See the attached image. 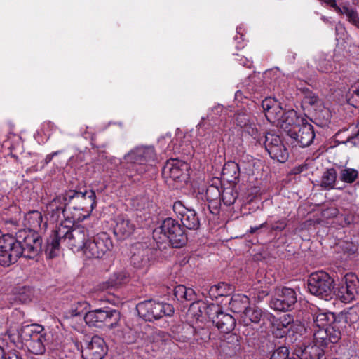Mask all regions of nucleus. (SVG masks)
Returning a JSON list of instances; mask_svg holds the SVG:
<instances>
[{
	"instance_id": "obj_5",
	"label": "nucleus",
	"mask_w": 359,
	"mask_h": 359,
	"mask_svg": "<svg viewBox=\"0 0 359 359\" xmlns=\"http://www.w3.org/2000/svg\"><path fill=\"white\" fill-rule=\"evenodd\" d=\"M156 160V153L152 146H137L124 155L122 165L128 170L129 176L143 175L152 167Z\"/></svg>"
},
{
	"instance_id": "obj_60",
	"label": "nucleus",
	"mask_w": 359,
	"mask_h": 359,
	"mask_svg": "<svg viewBox=\"0 0 359 359\" xmlns=\"http://www.w3.org/2000/svg\"><path fill=\"white\" fill-rule=\"evenodd\" d=\"M4 345H5L4 341L3 339H0V359H5V356L6 355L4 348Z\"/></svg>"
},
{
	"instance_id": "obj_41",
	"label": "nucleus",
	"mask_w": 359,
	"mask_h": 359,
	"mask_svg": "<svg viewBox=\"0 0 359 359\" xmlns=\"http://www.w3.org/2000/svg\"><path fill=\"white\" fill-rule=\"evenodd\" d=\"M313 340L316 345L325 347L329 344V340H327V332L326 328H316L313 327Z\"/></svg>"
},
{
	"instance_id": "obj_12",
	"label": "nucleus",
	"mask_w": 359,
	"mask_h": 359,
	"mask_svg": "<svg viewBox=\"0 0 359 359\" xmlns=\"http://www.w3.org/2000/svg\"><path fill=\"white\" fill-rule=\"evenodd\" d=\"M297 300V294L294 289L277 288L274 297L270 301V307L276 311H287L294 307Z\"/></svg>"
},
{
	"instance_id": "obj_29",
	"label": "nucleus",
	"mask_w": 359,
	"mask_h": 359,
	"mask_svg": "<svg viewBox=\"0 0 359 359\" xmlns=\"http://www.w3.org/2000/svg\"><path fill=\"white\" fill-rule=\"evenodd\" d=\"M264 78H269L274 83V90L283 92L286 86L287 77L280 71L279 69H272L264 72Z\"/></svg>"
},
{
	"instance_id": "obj_45",
	"label": "nucleus",
	"mask_w": 359,
	"mask_h": 359,
	"mask_svg": "<svg viewBox=\"0 0 359 359\" xmlns=\"http://www.w3.org/2000/svg\"><path fill=\"white\" fill-rule=\"evenodd\" d=\"M129 279L128 273L125 271H121L114 273L109 278V284L111 287H116L127 282Z\"/></svg>"
},
{
	"instance_id": "obj_28",
	"label": "nucleus",
	"mask_w": 359,
	"mask_h": 359,
	"mask_svg": "<svg viewBox=\"0 0 359 359\" xmlns=\"http://www.w3.org/2000/svg\"><path fill=\"white\" fill-rule=\"evenodd\" d=\"M313 327L326 328V327L331 325L339 318H337L334 313L324 312L319 310L313 314Z\"/></svg>"
},
{
	"instance_id": "obj_63",
	"label": "nucleus",
	"mask_w": 359,
	"mask_h": 359,
	"mask_svg": "<svg viewBox=\"0 0 359 359\" xmlns=\"http://www.w3.org/2000/svg\"><path fill=\"white\" fill-rule=\"evenodd\" d=\"M257 230H259L258 226L250 227L249 229V233L252 234L255 233Z\"/></svg>"
},
{
	"instance_id": "obj_38",
	"label": "nucleus",
	"mask_w": 359,
	"mask_h": 359,
	"mask_svg": "<svg viewBox=\"0 0 359 359\" xmlns=\"http://www.w3.org/2000/svg\"><path fill=\"white\" fill-rule=\"evenodd\" d=\"M316 67L318 70L321 72H332L334 69L332 61V56L326 54H320L316 59Z\"/></svg>"
},
{
	"instance_id": "obj_49",
	"label": "nucleus",
	"mask_w": 359,
	"mask_h": 359,
	"mask_svg": "<svg viewBox=\"0 0 359 359\" xmlns=\"http://www.w3.org/2000/svg\"><path fill=\"white\" fill-rule=\"evenodd\" d=\"M172 209L177 217H179L180 219L191 210L186 208L184 205L180 201L174 203Z\"/></svg>"
},
{
	"instance_id": "obj_55",
	"label": "nucleus",
	"mask_w": 359,
	"mask_h": 359,
	"mask_svg": "<svg viewBox=\"0 0 359 359\" xmlns=\"http://www.w3.org/2000/svg\"><path fill=\"white\" fill-rule=\"evenodd\" d=\"M207 302V307L205 308V314L207 316V320L206 323L212 324V320L216 319V315L217 313H214V311H210L209 309L212 305H219L218 304L215 303H209L208 301L206 299Z\"/></svg>"
},
{
	"instance_id": "obj_40",
	"label": "nucleus",
	"mask_w": 359,
	"mask_h": 359,
	"mask_svg": "<svg viewBox=\"0 0 359 359\" xmlns=\"http://www.w3.org/2000/svg\"><path fill=\"white\" fill-rule=\"evenodd\" d=\"M181 222L184 226L189 229H197L200 226L199 219L195 210L192 209L181 218Z\"/></svg>"
},
{
	"instance_id": "obj_50",
	"label": "nucleus",
	"mask_w": 359,
	"mask_h": 359,
	"mask_svg": "<svg viewBox=\"0 0 359 359\" xmlns=\"http://www.w3.org/2000/svg\"><path fill=\"white\" fill-rule=\"evenodd\" d=\"M220 191L219 189L214 186H210L205 191V197L208 201H214L219 197Z\"/></svg>"
},
{
	"instance_id": "obj_7",
	"label": "nucleus",
	"mask_w": 359,
	"mask_h": 359,
	"mask_svg": "<svg viewBox=\"0 0 359 359\" xmlns=\"http://www.w3.org/2000/svg\"><path fill=\"white\" fill-rule=\"evenodd\" d=\"M308 290L311 294L320 299H332L334 292V280L324 271L312 273L308 278Z\"/></svg>"
},
{
	"instance_id": "obj_10",
	"label": "nucleus",
	"mask_w": 359,
	"mask_h": 359,
	"mask_svg": "<svg viewBox=\"0 0 359 359\" xmlns=\"http://www.w3.org/2000/svg\"><path fill=\"white\" fill-rule=\"evenodd\" d=\"M112 247V241L109 235L102 232L92 239L88 238L83 252L87 259H100L111 250Z\"/></svg>"
},
{
	"instance_id": "obj_36",
	"label": "nucleus",
	"mask_w": 359,
	"mask_h": 359,
	"mask_svg": "<svg viewBox=\"0 0 359 359\" xmlns=\"http://www.w3.org/2000/svg\"><path fill=\"white\" fill-rule=\"evenodd\" d=\"M232 292L231 285L225 283H219L217 285H212L208 291L209 298L213 300L219 297L227 296Z\"/></svg>"
},
{
	"instance_id": "obj_13",
	"label": "nucleus",
	"mask_w": 359,
	"mask_h": 359,
	"mask_svg": "<svg viewBox=\"0 0 359 359\" xmlns=\"http://www.w3.org/2000/svg\"><path fill=\"white\" fill-rule=\"evenodd\" d=\"M359 280L353 273L346 274L338 283L337 297L342 302L349 303L355 299L358 292Z\"/></svg>"
},
{
	"instance_id": "obj_11",
	"label": "nucleus",
	"mask_w": 359,
	"mask_h": 359,
	"mask_svg": "<svg viewBox=\"0 0 359 359\" xmlns=\"http://www.w3.org/2000/svg\"><path fill=\"white\" fill-rule=\"evenodd\" d=\"M256 140L259 144H264L271 158L280 163H284L287 160L289 153L278 135L270 133H263L262 135H260L259 140Z\"/></svg>"
},
{
	"instance_id": "obj_23",
	"label": "nucleus",
	"mask_w": 359,
	"mask_h": 359,
	"mask_svg": "<svg viewBox=\"0 0 359 359\" xmlns=\"http://www.w3.org/2000/svg\"><path fill=\"white\" fill-rule=\"evenodd\" d=\"M114 233L119 239H125L133 231L134 226L123 215L116 216L114 219Z\"/></svg>"
},
{
	"instance_id": "obj_15",
	"label": "nucleus",
	"mask_w": 359,
	"mask_h": 359,
	"mask_svg": "<svg viewBox=\"0 0 359 359\" xmlns=\"http://www.w3.org/2000/svg\"><path fill=\"white\" fill-rule=\"evenodd\" d=\"M295 128V130H289V137L294 140L292 143L301 147L310 146L315 138L313 126L305 120Z\"/></svg>"
},
{
	"instance_id": "obj_25",
	"label": "nucleus",
	"mask_w": 359,
	"mask_h": 359,
	"mask_svg": "<svg viewBox=\"0 0 359 359\" xmlns=\"http://www.w3.org/2000/svg\"><path fill=\"white\" fill-rule=\"evenodd\" d=\"M260 83L259 78L255 75L250 76L243 83V88L245 93H248L249 97L252 99H258L262 97L264 89Z\"/></svg>"
},
{
	"instance_id": "obj_18",
	"label": "nucleus",
	"mask_w": 359,
	"mask_h": 359,
	"mask_svg": "<svg viewBox=\"0 0 359 359\" xmlns=\"http://www.w3.org/2000/svg\"><path fill=\"white\" fill-rule=\"evenodd\" d=\"M277 120L275 123L277 126L283 129L289 136V130H295V127L302 123L305 119L299 117L297 113L294 109L288 110L278 113Z\"/></svg>"
},
{
	"instance_id": "obj_62",
	"label": "nucleus",
	"mask_w": 359,
	"mask_h": 359,
	"mask_svg": "<svg viewBox=\"0 0 359 359\" xmlns=\"http://www.w3.org/2000/svg\"><path fill=\"white\" fill-rule=\"evenodd\" d=\"M243 27L241 26H239L236 29L237 34L240 35V38L241 39L243 36L242 33Z\"/></svg>"
},
{
	"instance_id": "obj_46",
	"label": "nucleus",
	"mask_w": 359,
	"mask_h": 359,
	"mask_svg": "<svg viewBox=\"0 0 359 359\" xmlns=\"http://www.w3.org/2000/svg\"><path fill=\"white\" fill-rule=\"evenodd\" d=\"M359 320V305L351 308L344 316L347 323H355Z\"/></svg>"
},
{
	"instance_id": "obj_59",
	"label": "nucleus",
	"mask_w": 359,
	"mask_h": 359,
	"mask_svg": "<svg viewBox=\"0 0 359 359\" xmlns=\"http://www.w3.org/2000/svg\"><path fill=\"white\" fill-rule=\"evenodd\" d=\"M61 153V151H54L51 154H48L44 159V165L48 164L53 159V158Z\"/></svg>"
},
{
	"instance_id": "obj_17",
	"label": "nucleus",
	"mask_w": 359,
	"mask_h": 359,
	"mask_svg": "<svg viewBox=\"0 0 359 359\" xmlns=\"http://www.w3.org/2000/svg\"><path fill=\"white\" fill-rule=\"evenodd\" d=\"M243 323L248 326L251 323L266 325L271 324L275 318L274 316L265 309L261 308L248 307L245 312L241 316Z\"/></svg>"
},
{
	"instance_id": "obj_8",
	"label": "nucleus",
	"mask_w": 359,
	"mask_h": 359,
	"mask_svg": "<svg viewBox=\"0 0 359 359\" xmlns=\"http://www.w3.org/2000/svg\"><path fill=\"white\" fill-rule=\"evenodd\" d=\"M66 197L73 212H80L85 218L90 215L96 205V196L93 190L84 192L69 190Z\"/></svg>"
},
{
	"instance_id": "obj_24",
	"label": "nucleus",
	"mask_w": 359,
	"mask_h": 359,
	"mask_svg": "<svg viewBox=\"0 0 359 359\" xmlns=\"http://www.w3.org/2000/svg\"><path fill=\"white\" fill-rule=\"evenodd\" d=\"M25 225L32 231L46 230L47 222H43L41 212L37 210L29 211L25 215ZM36 233L35 232H34Z\"/></svg>"
},
{
	"instance_id": "obj_57",
	"label": "nucleus",
	"mask_w": 359,
	"mask_h": 359,
	"mask_svg": "<svg viewBox=\"0 0 359 359\" xmlns=\"http://www.w3.org/2000/svg\"><path fill=\"white\" fill-rule=\"evenodd\" d=\"M248 99L249 95L248 93H245V90L243 88L242 90H238L235 93V101L236 102H240L243 98Z\"/></svg>"
},
{
	"instance_id": "obj_43",
	"label": "nucleus",
	"mask_w": 359,
	"mask_h": 359,
	"mask_svg": "<svg viewBox=\"0 0 359 359\" xmlns=\"http://www.w3.org/2000/svg\"><path fill=\"white\" fill-rule=\"evenodd\" d=\"M347 100L348 102L357 108L359 107V82L358 81L355 82L351 87L349 88L347 93Z\"/></svg>"
},
{
	"instance_id": "obj_9",
	"label": "nucleus",
	"mask_w": 359,
	"mask_h": 359,
	"mask_svg": "<svg viewBox=\"0 0 359 359\" xmlns=\"http://www.w3.org/2000/svg\"><path fill=\"white\" fill-rule=\"evenodd\" d=\"M136 309L140 317L147 321L158 320L164 316H172L175 311L172 305L152 299L138 303Z\"/></svg>"
},
{
	"instance_id": "obj_44",
	"label": "nucleus",
	"mask_w": 359,
	"mask_h": 359,
	"mask_svg": "<svg viewBox=\"0 0 359 359\" xmlns=\"http://www.w3.org/2000/svg\"><path fill=\"white\" fill-rule=\"evenodd\" d=\"M294 321V318L290 314H284L279 319L277 323V329L280 330V337H282L287 333V327L290 326Z\"/></svg>"
},
{
	"instance_id": "obj_39",
	"label": "nucleus",
	"mask_w": 359,
	"mask_h": 359,
	"mask_svg": "<svg viewBox=\"0 0 359 359\" xmlns=\"http://www.w3.org/2000/svg\"><path fill=\"white\" fill-rule=\"evenodd\" d=\"M174 295L179 301H191L195 296V292L191 288H187L182 285H179L174 288Z\"/></svg>"
},
{
	"instance_id": "obj_14",
	"label": "nucleus",
	"mask_w": 359,
	"mask_h": 359,
	"mask_svg": "<svg viewBox=\"0 0 359 359\" xmlns=\"http://www.w3.org/2000/svg\"><path fill=\"white\" fill-rule=\"evenodd\" d=\"M322 4L334 9L339 15L346 17V20L353 26L359 29V14L356 8L350 5L348 0H341L337 3L336 0H320Z\"/></svg>"
},
{
	"instance_id": "obj_53",
	"label": "nucleus",
	"mask_w": 359,
	"mask_h": 359,
	"mask_svg": "<svg viewBox=\"0 0 359 359\" xmlns=\"http://www.w3.org/2000/svg\"><path fill=\"white\" fill-rule=\"evenodd\" d=\"M344 143H350L353 146H357L359 144V122L358 124L357 125L356 131L353 132L352 134L347 137Z\"/></svg>"
},
{
	"instance_id": "obj_48",
	"label": "nucleus",
	"mask_w": 359,
	"mask_h": 359,
	"mask_svg": "<svg viewBox=\"0 0 359 359\" xmlns=\"http://www.w3.org/2000/svg\"><path fill=\"white\" fill-rule=\"evenodd\" d=\"M303 103L310 106L320 105L321 100L314 93L308 90L304 97Z\"/></svg>"
},
{
	"instance_id": "obj_26",
	"label": "nucleus",
	"mask_w": 359,
	"mask_h": 359,
	"mask_svg": "<svg viewBox=\"0 0 359 359\" xmlns=\"http://www.w3.org/2000/svg\"><path fill=\"white\" fill-rule=\"evenodd\" d=\"M50 336L45 331L27 342L29 351L34 355H42L46 351Z\"/></svg>"
},
{
	"instance_id": "obj_42",
	"label": "nucleus",
	"mask_w": 359,
	"mask_h": 359,
	"mask_svg": "<svg viewBox=\"0 0 359 359\" xmlns=\"http://www.w3.org/2000/svg\"><path fill=\"white\" fill-rule=\"evenodd\" d=\"M170 338L168 333L161 330H153L149 336V341L156 344L157 346L163 345Z\"/></svg>"
},
{
	"instance_id": "obj_56",
	"label": "nucleus",
	"mask_w": 359,
	"mask_h": 359,
	"mask_svg": "<svg viewBox=\"0 0 359 359\" xmlns=\"http://www.w3.org/2000/svg\"><path fill=\"white\" fill-rule=\"evenodd\" d=\"M252 294H253L252 298L255 302H260L269 294V292L266 290H257V292L250 293V295Z\"/></svg>"
},
{
	"instance_id": "obj_35",
	"label": "nucleus",
	"mask_w": 359,
	"mask_h": 359,
	"mask_svg": "<svg viewBox=\"0 0 359 359\" xmlns=\"http://www.w3.org/2000/svg\"><path fill=\"white\" fill-rule=\"evenodd\" d=\"M43 331H45V330L42 325L32 324L22 327L19 334L24 340L28 342L32 339L34 337H36L43 333Z\"/></svg>"
},
{
	"instance_id": "obj_21",
	"label": "nucleus",
	"mask_w": 359,
	"mask_h": 359,
	"mask_svg": "<svg viewBox=\"0 0 359 359\" xmlns=\"http://www.w3.org/2000/svg\"><path fill=\"white\" fill-rule=\"evenodd\" d=\"M235 122L236 125L243 129L254 140H259L261 135L259 133L255 122V118L250 114L245 111H239L235 115Z\"/></svg>"
},
{
	"instance_id": "obj_52",
	"label": "nucleus",
	"mask_w": 359,
	"mask_h": 359,
	"mask_svg": "<svg viewBox=\"0 0 359 359\" xmlns=\"http://www.w3.org/2000/svg\"><path fill=\"white\" fill-rule=\"evenodd\" d=\"M287 225V219L285 218H282L277 221H275L271 224V231H282L285 229Z\"/></svg>"
},
{
	"instance_id": "obj_31",
	"label": "nucleus",
	"mask_w": 359,
	"mask_h": 359,
	"mask_svg": "<svg viewBox=\"0 0 359 359\" xmlns=\"http://www.w3.org/2000/svg\"><path fill=\"white\" fill-rule=\"evenodd\" d=\"M337 175L338 173L334 168L327 169L322 175L320 187L325 190L341 189V187H337Z\"/></svg>"
},
{
	"instance_id": "obj_64",
	"label": "nucleus",
	"mask_w": 359,
	"mask_h": 359,
	"mask_svg": "<svg viewBox=\"0 0 359 359\" xmlns=\"http://www.w3.org/2000/svg\"><path fill=\"white\" fill-rule=\"evenodd\" d=\"M46 126L52 128L54 127V124L52 123L51 122H48V123H46L43 124V127L45 128Z\"/></svg>"
},
{
	"instance_id": "obj_22",
	"label": "nucleus",
	"mask_w": 359,
	"mask_h": 359,
	"mask_svg": "<svg viewBox=\"0 0 359 359\" xmlns=\"http://www.w3.org/2000/svg\"><path fill=\"white\" fill-rule=\"evenodd\" d=\"M187 169V165L177 158H170L168 160L163 168V175L165 177L170 178L173 180H180L184 171Z\"/></svg>"
},
{
	"instance_id": "obj_19",
	"label": "nucleus",
	"mask_w": 359,
	"mask_h": 359,
	"mask_svg": "<svg viewBox=\"0 0 359 359\" xmlns=\"http://www.w3.org/2000/svg\"><path fill=\"white\" fill-rule=\"evenodd\" d=\"M209 309L214 311V313H217L216 319L212 320V325H215L219 330L224 333H229L234 329L235 318L230 314L223 313L219 305H212Z\"/></svg>"
},
{
	"instance_id": "obj_30",
	"label": "nucleus",
	"mask_w": 359,
	"mask_h": 359,
	"mask_svg": "<svg viewBox=\"0 0 359 359\" xmlns=\"http://www.w3.org/2000/svg\"><path fill=\"white\" fill-rule=\"evenodd\" d=\"M250 305L248 296L242 294H234L229 302L230 309L233 313H240L241 316L245 312Z\"/></svg>"
},
{
	"instance_id": "obj_2",
	"label": "nucleus",
	"mask_w": 359,
	"mask_h": 359,
	"mask_svg": "<svg viewBox=\"0 0 359 359\" xmlns=\"http://www.w3.org/2000/svg\"><path fill=\"white\" fill-rule=\"evenodd\" d=\"M88 237V231L83 227L72 229L60 224L46 241V254L49 258L58 256L61 245L74 252L83 251Z\"/></svg>"
},
{
	"instance_id": "obj_20",
	"label": "nucleus",
	"mask_w": 359,
	"mask_h": 359,
	"mask_svg": "<svg viewBox=\"0 0 359 359\" xmlns=\"http://www.w3.org/2000/svg\"><path fill=\"white\" fill-rule=\"evenodd\" d=\"M83 353L86 359H102L107 353V346L104 340L95 335L88 342Z\"/></svg>"
},
{
	"instance_id": "obj_37",
	"label": "nucleus",
	"mask_w": 359,
	"mask_h": 359,
	"mask_svg": "<svg viewBox=\"0 0 359 359\" xmlns=\"http://www.w3.org/2000/svg\"><path fill=\"white\" fill-rule=\"evenodd\" d=\"M343 322L338 319L331 325L326 327L327 332V340L329 343L335 344L337 343L341 338V327Z\"/></svg>"
},
{
	"instance_id": "obj_16",
	"label": "nucleus",
	"mask_w": 359,
	"mask_h": 359,
	"mask_svg": "<svg viewBox=\"0 0 359 359\" xmlns=\"http://www.w3.org/2000/svg\"><path fill=\"white\" fill-rule=\"evenodd\" d=\"M154 257L153 249L144 247L142 243H137L133 248L130 263L137 269L146 270L151 264Z\"/></svg>"
},
{
	"instance_id": "obj_47",
	"label": "nucleus",
	"mask_w": 359,
	"mask_h": 359,
	"mask_svg": "<svg viewBox=\"0 0 359 359\" xmlns=\"http://www.w3.org/2000/svg\"><path fill=\"white\" fill-rule=\"evenodd\" d=\"M32 293L29 288L22 287L16 296V299L21 303H27L32 299Z\"/></svg>"
},
{
	"instance_id": "obj_1",
	"label": "nucleus",
	"mask_w": 359,
	"mask_h": 359,
	"mask_svg": "<svg viewBox=\"0 0 359 359\" xmlns=\"http://www.w3.org/2000/svg\"><path fill=\"white\" fill-rule=\"evenodd\" d=\"M41 239L37 233L18 231L16 237L0 231V265L4 267L15 263L20 257L33 259L41 250Z\"/></svg>"
},
{
	"instance_id": "obj_34",
	"label": "nucleus",
	"mask_w": 359,
	"mask_h": 359,
	"mask_svg": "<svg viewBox=\"0 0 359 359\" xmlns=\"http://www.w3.org/2000/svg\"><path fill=\"white\" fill-rule=\"evenodd\" d=\"M339 179L346 184H353L359 178V171L357 169L341 165L339 168Z\"/></svg>"
},
{
	"instance_id": "obj_27",
	"label": "nucleus",
	"mask_w": 359,
	"mask_h": 359,
	"mask_svg": "<svg viewBox=\"0 0 359 359\" xmlns=\"http://www.w3.org/2000/svg\"><path fill=\"white\" fill-rule=\"evenodd\" d=\"M262 107L265 112L266 119L271 123H276L277 114L282 112V108L276 100L266 97L262 102Z\"/></svg>"
},
{
	"instance_id": "obj_51",
	"label": "nucleus",
	"mask_w": 359,
	"mask_h": 359,
	"mask_svg": "<svg viewBox=\"0 0 359 359\" xmlns=\"http://www.w3.org/2000/svg\"><path fill=\"white\" fill-rule=\"evenodd\" d=\"M189 314L196 318V320H199L201 317V310L200 306V302H193L189 309Z\"/></svg>"
},
{
	"instance_id": "obj_6",
	"label": "nucleus",
	"mask_w": 359,
	"mask_h": 359,
	"mask_svg": "<svg viewBox=\"0 0 359 359\" xmlns=\"http://www.w3.org/2000/svg\"><path fill=\"white\" fill-rule=\"evenodd\" d=\"M46 218L50 222H59L62 224L63 220L70 224L82 221L85 215L80 212H73L69 204L66 192L55 196L46 206Z\"/></svg>"
},
{
	"instance_id": "obj_61",
	"label": "nucleus",
	"mask_w": 359,
	"mask_h": 359,
	"mask_svg": "<svg viewBox=\"0 0 359 359\" xmlns=\"http://www.w3.org/2000/svg\"><path fill=\"white\" fill-rule=\"evenodd\" d=\"M80 315H81V311H79L77 310V309H72L71 311H70V316L72 317L77 316H80Z\"/></svg>"
},
{
	"instance_id": "obj_32",
	"label": "nucleus",
	"mask_w": 359,
	"mask_h": 359,
	"mask_svg": "<svg viewBox=\"0 0 359 359\" xmlns=\"http://www.w3.org/2000/svg\"><path fill=\"white\" fill-rule=\"evenodd\" d=\"M158 143L165 152L173 151L174 153H181L182 154H190V151L184 149L182 145L177 146L172 140L171 134L169 133L161 137L158 140Z\"/></svg>"
},
{
	"instance_id": "obj_33",
	"label": "nucleus",
	"mask_w": 359,
	"mask_h": 359,
	"mask_svg": "<svg viewBox=\"0 0 359 359\" xmlns=\"http://www.w3.org/2000/svg\"><path fill=\"white\" fill-rule=\"evenodd\" d=\"M222 175L224 180L231 183H236L240 175L238 164L234 161L226 163L223 166Z\"/></svg>"
},
{
	"instance_id": "obj_54",
	"label": "nucleus",
	"mask_w": 359,
	"mask_h": 359,
	"mask_svg": "<svg viewBox=\"0 0 359 359\" xmlns=\"http://www.w3.org/2000/svg\"><path fill=\"white\" fill-rule=\"evenodd\" d=\"M335 33L337 37V39H344V36L346 35L347 32L346 28L341 22H339L335 25Z\"/></svg>"
},
{
	"instance_id": "obj_58",
	"label": "nucleus",
	"mask_w": 359,
	"mask_h": 359,
	"mask_svg": "<svg viewBox=\"0 0 359 359\" xmlns=\"http://www.w3.org/2000/svg\"><path fill=\"white\" fill-rule=\"evenodd\" d=\"M236 60L238 62L240 65L248 68H250L252 65V61L246 58L245 57H241L240 58L237 57L236 58Z\"/></svg>"
},
{
	"instance_id": "obj_3",
	"label": "nucleus",
	"mask_w": 359,
	"mask_h": 359,
	"mask_svg": "<svg viewBox=\"0 0 359 359\" xmlns=\"http://www.w3.org/2000/svg\"><path fill=\"white\" fill-rule=\"evenodd\" d=\"M84 320L90 327L101 328L106 326L109 330H114L118 339L128 344L135 340L121 325V313L116 309L107 307L91 310L85 313Z\"/></svg>"
},
{
	"instance_id": "obj_4",
	"label": "nucleus",
	"mask_w": 359,
	"mask_h": 359,
	"mask_svg": "<svg viewBox=\"0 0 359 359\" xmlns=\"http://www.w3.org/2000/svg\"><path fill=\"white\" fill-rule=\"evenodd\" d=\"M156 248L161 250L171 245L172 248H181L187 243L188 238L183 227L175 219L168 217L156 227L152 233Z\"/></svg>"
}]
</instances>
